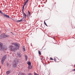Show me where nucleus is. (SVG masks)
I'll use <instances>...</instances> for the list:
<instances>
[{"label":"nucleus","instance_id":"obj_25","mask_svg":"<svg viewBox=\"0 0 75 75\" xmlns=\"http://www.w3.org/2000/svg\"><path fill=\"white\" fill-rule=\"evenodd\" d=\"M73 71H75V69H74L73 70Z\"/></svg>","mask_w":75,"mask_h":75},{"label":"nucleus","instance_id":"obj_24","mask_svg":"<svg viewBox=\"0 0 75 75\" xmlns=\"http://www.w3.org/2000/svg\"><path fill=\"white\" fill-rule=\"evenodd\" d=\"M41 60H42V59L41 58Z\"/></svg>","mask_w":75,"mask_h":75},{"label":"nucleus","instance_id":"obj_27","mask_svg":"<svg viewBox=\"0 0 75 75\" xmlns=\"http://www.w3.org/2000/svg\"><path fill=\"white\" fill-rule=\"evenodd\" d=\"M0 69H1V66H0Z\"/></svg>","mask_w":75,"mask_h":75},{"label":"nucleus","instance_id":"obj_20","mask_svg":"<svg viewBox=\"0 0 75 75\" xmlns=\"http://www.w3.org/2000/svg\"><path fill=\"white\" fill-rule=\"evenodd\" d=\"M34 75H39L38 74L35 73H34Z\"/></svg>","mask_w":75,"mask_h":75},{"label":"nucleus","instance_id":"obj_3","mask_svg":"<svg viewBox=\"0 0 75 75\" xmlns=\"http://www.w3.org/2000/svg\"><path fill=\"white\" fill-rule=\"evenodd\" d=\"M1 37L2 38H7L9 37L8 35H6L5 34H3L1 35Z\"/></svg>","mask_w":75,"mask_h":75},{"label":"nucleus","instance_id":"obj_16","mask_svg":"<svg viewBox=\"0 0 75 75\" xmlns=\"http://www.w3.org/2000/svg\"><path fill=\"white\" fill-rule=\"evenodd\" d=\"M23 21V20H20L17 21V22H20L21 21Z\"/></svg>","mask_w":75,"mask_h":75},{"label":"nucleus","instance_id":"obj_28","mask_svg":"<svg viewBox=\"0 0 75 75\" xmlns=\"http://www.w3.org/2000/svg\"><path fill=\"white\" fill-rule=\"evenodd\" d=\"M54 38V40H55V37H54V38Z\"/></svg>","mask_w":75,"mask_h":75},{"label":"nucleus","instance_id":"obj_22","mask_svg":"<svg viewBox=\"0 0 75 75\" xmlns=\"http://www.w3.org/2000/svg\"><path fill=\"white\" fill-rule=\"evenodd\" d=\"M50 58L51 60H53V59H52V58L51 57H50Z\"/></svg>","mask_w":75,"mask_h":75},{"label":"nucleus","instance_id":"obj_2","mask_svg":"<svg viewBox=\"0 0 75 75\" xmlns=\"http://www.w3.org/2000/svg\"><path fill=\"white\" fill-rule=\"evenodd\" d=\"M18 60H16L14 62V64L13 65V67L14 68H16L17 67V64L18 63Z\"/></svg>","mask_w":75,"mask_h":75},{"label":"nucleus","instance_id":"obj_23","mask_svg":"<svg viewBox=\"0 0 75 75\" xmlns=\"http://www.w3.org/2000/svg\"><path fill=\"white\" fill-rule=\"evenodd\" d=\"M31 73H29L28 74V75H32Z\"/></svg>","mask_w":75,"mask_h":75},{"label":"nucleus","instance_id":"obj_14","mask_svg":"<svg viewBox=\"0 0 75 75\" xmlns=\"http://www.w3.org/2000/svg\"><path fill=\"white\" fill-rule=\"evenodd\" d=\"M38 52L39 55H41V51H40L39 50L38 51Z\"/></svg>","mask_w":75,"mask_h":75},{"label":"nucleus","instance_id":"obj_13","mask_svg":"<svg viewBox=\"0 0 75 75\" xmlns=\"http://www.w3.org/2000/svg\"><path fill=\"white\" fill-rule=\"evenodd\" d=\"M25 61H27V60L28 57H27V56H26L25 55Z\"/></svg>","mask_w":75,"mask_h":75},{"label":"nucleus","instance_id":"obj_17","mask_svg":"<svg viewBox=\"0 0 75 75\" xmlns=\"http://www.w3.org/2000/svg\"><path fill=\"white\" fill-rule=\"evenodd\" d=\"M44 23L45 25L46 26H47V24H46V23H45V21H44Z\"/></svg>","mask_w":75,"mask_h":75},{"label":"nucleus","instance_id":"obj_10","mask_svg":"<svg viewBox=\"0 0 75 75\" xmlns=\"http://www.w3.org/2000/svg\"><path fill=\"white\" fill-rule=\"evenodd\" d=\"M29 69H31L33 68V67L31 66V65L29 66L28 67Z\"/></svg>","mask_w":75,"mask_h":75},{"label":"nucleus","instance_id":"obj_26","mask_svg":"<svg viewBox=\"0 0 75 75\" xmlns=\"http://www.w3.org/2000/svg\"><path fill=\"white\" fill-rule=\"evenodd\" d=\"M0 12L1 13V11L0 10Z\"/></svg>","mask_w":75,"mask_h":75},{"label":"nucleus","instance_id":"obj_29","mask_svg":"<svg viewBox=\"0 0 75 75\" xmlns=\"http://www.w3.org/2000/svg\"><path fill=\"white\" fill-rule=\"evenodd\" d=\"M23 13H24H24H24V12H23Z\"/></svg>","mask_w":75,"mask_h":75},{"label":"nucleus","instance_id":"obj_31","mask_svg":"<svg viewBox=\"0 0 75 75\" xmlns=\"http://www.w3.org/2000/svg\"><path fill=\"white\" fill-rule=\"evenodd\" d=\"M0 33H1V32L0 31Z\"/></svg>","mask_w":75,"mask_h":75},{"label":"nucleus","instance_id":"obj_5","mask_svg":"<svg viewBox=\"0 0 75 75\" xmlns=\"http://www.w3.org/2000/svg\"><path fill=\"white\" fill-rule=\"evenodd\" d=\"M0 45L1 46L0 47V48H1V50H4V48L3 47H2V43H1V42H0Z\"/></svg>","mask_w":75,"mask_h":75},{"label":"nucleus","instance_id":"obj_19","mask_svg":"<svg viewBox=\"0 0 75 75\" xmlns=\"http://www.w3.org/2000/svg\"><path fill=\"white\" fill-rule=\"evenodd\" d=\"M24 14L25 15V18H26V17H27V15H25V13H24Z\"/></svg>","mask_w":75,"mask_h":75},{"label":"nucleus","instance_id":"obj_7","mask_svg":"<svg viewBox=\"0 0 75 75\" xmlns=\"http://www.w3.org/2000/svg\"><path fill=\"white\" fill-rule=\"evenodd\" d=\"M28 0H26V1H25V3H24V4H23V6H25V5L26 4H27V2H28Z\"/></svg>","mask_w":75,"mask_h":75},{"label":"nucleus","instance_id":"obj_15","mask_svg":"<svg viewBox=\"0 0 75 75\" xmlns=\"http://www.w3.org/2000/svg\"><path fill=\"white\" fill-rule=\"evenodd\" d=\"M23 6V8H22V11H24V6Z\"/></svg>","mask_w":75,"mask_h":75},{"label":"nucleus","instance_id":"obj_9","mask_svg":"<svg viewBox=\"0 0 75 75\" xmlns=\"http://www.w3.org/2000/svg\"><path fill=\"white\" fill-rule=\"evenodd\" d=\"M11 72V71L9 70L6 72V74L7 75H8V74H9Z\"/></svg>","mask_w":75,"mask_h":75},{"label":"nucleus","instance_id":"obj_6","mask_svg":"<svg viewBox=\"0 0 75 75\" xmlns=\"http://www.w3.org/2000/svg\"><path fill=\"white\" fill-rule=\"evenodd\" d=\"M31 14V12H30L29 11H28V14H27V16L28 17V16H30V14Z\"/></svg>","mask_w":75,"mask_h":75},{"label":"nucleus","instance_id":"obj_12","mask_svg":"<svg viewBox=\"0 0 75 75\" xmlns=\"http://www.w3.org/2000/svg\"><path fill=\"white\" fill-rule=\"evenodd\" d=\"M27 64L29 66H30L31 65V62H28L27 63Z\"/></svg>","mask_w":75,"mask_h":75},{"label":"nucleus","instance_id":"obj_11","mask_svg":"<svg viewBox=\"0 0 75 75\" xmlns=\"http://www.w3.org/2000/svg\"><path fill=\"white\" fill-rule=\"evenodd\" d=\"M17 55L19 57H21V53H18L17 54Z\"/></svg>","mask_w":75,"mask_h":75},{"label":"nucleus","instance_id":"obj_8","mask_svg":"<svg viewBox=\"0 0 75 75\" xmlns=\"http://www.w3.org/2000/svg\"><path fill=\"white\" fill-rule=\"evenodd\" d=\"M4 17H7L8 18H10V17H9V16L6 15V14H4Z\"/></svg>","mask_w":75,"mask_h":75},{"label":"nucleus","instance_id":"obj_18","mask_svg":"<svg viewBox=\"0 0 75 75\" xmlns=\"http://www.w3.org/2000/svg\"><path fill=\"white\" fill-rule=\"evenodd\" d=\"M23 51H25V48H24V47H23Z\"/></svg>","mask_w":75,"mask_h":75},{"label":"nucleus","instance_id":"obj_1","mask_svg":"<svg viewBox=\"0 0 75 75\" xmlns=\"http://www.w3.org/2000/svg\"><path fill=\"white\" fill-rule=\"evenodd\" d=\"M12 45H14L15 46H16V47L12 45L10 46L9 47V49L10 50H11L12 51H14L15 52L18 49H19V47L20 46V45L19 44H17V43H11Z\"/></svg>","mask_w":75,"mask_h":75},{"label":"nucleus","instance_id":"obj_4","mask_svg":"<svg viewBox=\"0 0 75 75\" xmlns=\"http://www.w3.org/2000/svg\"><path fill=\"white\" fill-rule=\"evenodd\" d=\"M6 58V56L5 55L4 56V57L2 59V60L1 61V64H4V61H5Z\"/></svg>","mask_w":75,"mask_h":75},{"label":"nucleus","instance_id":"obj_21","mask_svg":"<svg viewBox=\"0 0 75 75\" xmlns=\"http://www.w3.org/2000/svg\"><path fill=\"white\" fill-rule=\"evenodd\" d=\"M7 66L8 67V65H9V64H8V63H7L6 64Z\"/></svg>","mask_w":75,"mask_h":75},{"label":"nucleus","instance_id":"obj_30","mask_svg":"<svg viewBox=\"0 0 75 75\" xmlns=\"http://www.w3.org/2000/svg\"><path fill=\"white\" fill-rule=\"evenodd\" d=\"M23 75H25V74H24Z\"/></svg>","mask_w":75,"mask_h":75}]
</instances>
